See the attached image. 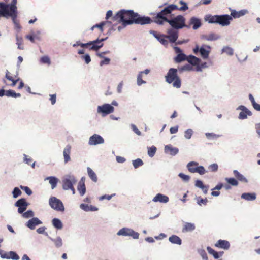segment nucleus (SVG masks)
<instances>
[{
  "mask_svg": "<svg viewBox=\"0 0 260 260\" xmlns=\"http://www.w3.org/2000/svg\"><path fill=\"white\" fill-rule=\"evenodd\" d=\"M113 19L122 22L124 25L136 24H149L153 22L152 19L148 16H141L133 10H121L113 17Z\"/></svg>",
  "mask_w": 260,
  "mask_h": 260,
  "instance_id": "obj_2",
  "label": "nucleus"
},
{
  "mask_svg": "<svg viewBox=\"0 0 260 260\" xmlns=\"http://www.w3.org/2000/svg\"><path fill=\"white\" fill-rule=\"evenodd\" d=\"M17 14L18 13H6L4 14L3 17L6 18H8L10 17H11L15 28L16 29H20L21 28V26L16 20Z\"/></svg>",
  "mask_w": 260,
  "mask_h": 260,
  "instance_id": "obj_17",
  "label": "nucleus"
},
{
  "mask_svg": "<svg viewBox=\"0 0 260 260\" xmlns=\"http://www.w3.org/2000/svg\"><path fill=\"white\" fill-rule=\"evenodd\" d=\"M52 225L56 229L59 230L61 229L62 227V223L60 220L58 218H54L52 221Z\"/></svg>",
  "mask_w": 260,
  "mask_h": 260,
  "instance_id": "obj_36",
  "label": "nucleus"
},
{
  "mask_svg": "<svg viewBox=\"0 0 260 260\" xmlns=\"http://www.w3.org/2000/svg\"><path fill=\"white\" fill-rule=\"evenodd\" d=\"M115 196V194H111V195H103L99 197V199L100 201H102L104 199H106L107 200H110L111 199L112 197Z\"/></svg>",
  "mask_w": 260,
  "mask_h": 260,
  "instance_id": "obj_56",
  "label": "nucleus"
},
{
  "mask_svg": "<svg viewBox=\"0 0 260 260\" xmlns=\"http://www.w3.org/2000/svg\"><path fill=\"white\" fill-rule=\"evenodd\" d=\"M232 20V18L230 15L225 14L210 16L208 17L207 21L209 23H217L224 26L229 25Z\"/></svg>",
  "mask_w": 260,
  "mask_h": 260,
  "instance_id": "obj_4",
  "label": "nucleus"
},
{
  "mask_svg": "<svg viewBox=\"0 0 260 260\" xmlns=\"http://www.w3.org/2000/svg\"><path fill=\"white\" fill-rule=\"evenodd\" d=\"M207 250L208 253L212 255L215 259H218L220 256H222L223 252H217L210 247H207Z\"/></svg>",
  "mask_w": 260,
  "mask_h": 260,
  "instance_id": "obj_30",
  "label": "nucleus"
},
{
  "mask_svg": "<svg viewBox=\"0 0 260 260\" xmlns=\"http://www.w3.org/2000/svg\"><path fill=\"white\" fill-rule=\"evenodd\" d=\"M45 180L49 181L52 189L56 187L57 183V179L56 177L53 176L47 177L45 179Z\"/></svg>",
  "mask_w": 260,
  "mask_h": 260,
  "instance_id": "obj_34",
  "label": "nucleus"
},
{
  "mask_svg": "<svg viewBox=\"0 0 260 260\" xmlns=\"http://www.w3.org/2000/svg\"><path fill=\"white\" fill-rule=\"evenodd\" d=\"M195 185L196 187L201 188L204 185L202 181L198 180L196 181Z\"/></svg>",
  "mask_w": 260,
  "mask_h": 260,
  "instance_id": "obj_62",
  "label": "nucleus"
},
{
  "mask_svg": "<svg viewBox=\"0 0 260 260\" xmlns=\"http://www.w3.org/2000/svg\"><path fill=\"white\" fill-rule=\"evenodd\" d=\"M225 180L228 184L232 186H237L239 184L238 180L234 178H226Z\"/></svg>",
  "mask_w": 260,
  "mask_h": 260,
  "instance_id": "obj_39",
  "label": "nucleus"
},
{
  "mask_svg": "<svg viewBox=\"0 0 260 260\" xmlns=\"http://www.w3.org/2000/svg\"><path fill=\"white\" fill-rule=\"evenodd\" d=\"M118 235L122 236H132L134 239H138L139 234L138 233L135 232L132 229L123 228L120 230L117 233Z\"/></svg>",
  "mask_w": 260,
  "mask_h": 260,
  "instance_id": "obj_11",
  "label": "nucleus"
},
{
  "mask_svg": "<svg viewBox=\"0 0 260 260\" xmlns=\"http://www.w3.org/2000/svg\"><path fill=\"white\" fill-rule=\"evenodd\" d=\"M177 9L178 6L175 4L169 5L153 17V22L158 25H163L165 22H168L172 28L176 29H181L183 27L189 28V26L185 24L186 19L183 16L179 15L170 19L167 17L172 11L176 10Z\"/></svg>",
  "mask_w": 260,
  "mask_h": 260,
  "instance_id": "obj_1",
  "label": "nucleus"
},
{
  "mask_svg": "<svg viewBox=\"0 0 260 260\" xmlns=\"http://www.w3.org/2000/svg\"><path fill=\"white\" fill-rule=\"evenodd\" d=\"M42 223V221L38 218L32 217L26 223L25 225L30 230H34L36 226L41 224Z\"/></svg>",
  "mask_w": 260,
  "mask_h": 260,
  "instance_id": "obj_14",
  "label": "nucleus"
},
{
  "mask_svg": "<svg viewBox=\"0 0 260 260\" xmlns=\"http://www.w3.org/2000/svg\"><path fill=\"white\" fill-rule=\"evenodd\" d=\"M233 174L237 180L244 183H247L248 182L247 179L237 170H234Z\"/></svg>",
  "mask_w": 260,
  "mask_h": 260,
  "instance_id": "obj_31",
  "label": "nucleus"
},
{
  "mask_svg": "<svg viewBox=\"0 0 260 260\" xmlns=\"http://www.w3.org/2000/svg\"><path fill=\"white\" fill-rule=\"evenodd\" d=\"M151 33L159 41L162 45H167L168 41L166 37V35L157 33L155 31H151Z\"/></svg>",
  "mask_w": 260,
  "mask_h": 260,
  "instance_id": "obj_20",
  "label": "nucleus"
},
{
  "mask_svg": "<svg viewBox=\"0 0 260 260\" xmlns=\"http://www.w3.org/2000/svg\"><path fill=\"white\" fill-rule=\"evenodd\" d=\"M22 194V191L18 187H15L12 191V195L14 198H17Z\"/></svg>",
  "mask_w": 260,
  "mask_h": 260,
  "instance_id": "obj_41",
  "label": "nucleus"
},
{
  "mask_svg": "<svg viewBox=\"0 0 260 260\" xmlns=\"http://www.w3.org/2000/svg\"><path fill=\"white\" fill-rule=\"evenodd\" d=\"M177 71L176 69H170L165 76V79L168 83H172L174 87L179 88L181 86V80L177 75Z\"/></svg>",
  "mask_w": 260,
  "mask_h": 260,
  "instance_id": "obj_3",
  "label": "nucleus"
},
{
  "mask_svg": "<svg viewBox=\"0 0 260 260\" xmlns=\"http://www.w3.org/2000/svg\"><path fill=\"white\" fill-rule=\"evenodd\" d=\"M24 161L26 164L29 165L32 161V159L30 157H28L26 154H24Z\"/></svg>",
  "mask_w": 260,
  "mask_h": 260,
  "instance_id": "obj_61",
  "label": "nucleus"
},
{
  "mask_svg": "<svg viewBox=\"0 0 260 260\" xmlns=\"http://www.w3.org/2000/svg\"><path fill=\"white\" fill-rule=\"evenodd\" d=\"M1 257L3 259H11L12 260H19L20 259L19 255L15 252L12 251L2 254Z\"/></svg>",
  "mask_w": 260,
  "mask_h": 260,
  "instance_id": "obj_18",
  "label": "nucleus"
},
{
  "mask_svg": "<svg viewBox=\"0 0 260 260\" xmlns=\"http://www.w3.org/2000/svg\"><path fill=\"white\" fill-rule=\"evenodd\" d=\"M17 0H12L10 4H5L3 2H0V6L3 10L4 13H18L17 7L16 6Z\"/></svg>",
  "mask_w": 260,
  "mask_h": 260,
  "instance_id": "obj_7",
  "label": "nucleus"
},
{
  "mask_svg": "<svg viewBox=\"0 0 260 260\" xmlns=\"http://www.w3.org/2000/svg\"><path fill=\"white\" fill-rule=\"evenodd\" d=\"M167 33L168 35H166L167 39L171 43L175 42L178 38V32L170 29L168 30Z\"/></svg>",
  "mask_w": 260,
  "mask_h": 260,
  "instance_id": "obj_16",
  "label": "nucleus"
},
{
  "mask_svg": "<svg viewBox=\"0 0 260 260\" xmlns=\"http://www.w3.org/2000/svg\"><path fill=\"white\" fill-rule=\"evenodd\" d=\"M255 129L257 134L260 137V123H257L255 125Z\"/></svg>",
  "mask_w": 260,
  "mask_h": 260,
  "instance_id": "obj_64",
  "label": "nucleus"
},
{
  "mask_svg": "<svg viewBox=\"0 0 260 260\" xmlns=\"http://www.w3.org/2000/svg\"><path fill=\"white\" fill-rule=\"evenodd\" d=\"M180 3L182 5V6L180 7V8L178 7V9L177 10L182 11H185L188 9V7L186 3L182 1H180Z\"/></svg>",
  "mask_w": 260,
  "mask_h": 260,
  "instance_id": "obj_49",
  "label": "nucleus"
},
{
  "mask_svg": "<svg viewBox=\"0 0 260 260\" xmlns=\"http://www.w3.org/2000/svg\"><path fill=\"white\" fill-rule=\"evenodd\" d=\"M208 168L212 172H216L218 170V166L217 164H213L210 165Z\"/></svg>",
  "mask_w": 260,
  "mask_h": 260,
  "instance_id": "obj_54",
  "label": "nucleus"
},
{
  "mask_svg": "<svg viewBox=\"0 0 260 260\" xmlns=\"http://www.w3.org/2000/svg\"><path fill=\"white\" fill-rule=\"evenodd\" d=\"M183 180L185 181H188L190 179V176L187 175H185L182 173H180L178 175Z\"/></svg>",
  "mask_w": 260,
  "mask_h": 260,
  "instance_id": "obj_55",
  "label": "nucleus"
},
{
  "mask_svg": "<svg viewBox=\"0 0 260 260\" xmlns=\"http://www.w3.org/2000/svg\"><path fill=\"white\" fill-rule=\"evenodd\" d=\"M143 72H140L137 77V84L139 86L141 85L143 83H145L146 82L142 79V74Z\"/></svg>",
  "mask_w": 260,
  "mask_h": 260,
  "instance_id": "obj_48",
  "label": "nucleus"
},
{
  "mask_svg": "<svg viewBox=\"0 0 260 260\" xmlns=\"http://www.w3.org/2000/svg\"><path fill=\"white\" fill-rule=\"evenodd\" d=\"M16 44L18 45V48L19 49H23V48L20 47V45L22 42V38L19 37L18 36H16Z\"/></svg>",
  "mask_w": 260,
  "mask_h": 260,
  "instance_id": "obj_59",
  "label": "nucleus"
},
{
  "mask_svg": "<svg viewBox=\"0 0 260 260\" xmlns=\"http://www.w3.org/2000/svg\"><path fill=\"white\" fill-rule=\"evenodd\" d=\"M169 240L173 244L181 245L182 243L181 239L178 236L175 235L170 236L169 238Z\"/></svg>",
  "mask_w": 260,
  "mask_h": 260,
  "instance_id": "obj_33",
  "label": "nucleus"
},
{
  "mask_svg": "<svg viewBox=\"0 0 260 260\" xmlns=\"http://www.w3.org/2000/svg\"><path fill=\"white\" fill-rule=\"evenodd\" d=\"M81 58L85 60L86 64H88L91 61V58L89 54L82 56Z\"/></svg>",
  "mask_w": 260,
  "mask_h": 260,
  "instance_id": "obj_57",
  "label": "nucleus"
},
{
  "mask_svg": "<svg viewBox=\"0 0 260 260\" xmlns=\"http://www.w3.org/2000/svg\"><path fill=\"white\" fill-rule=\"evenodd\" d=\"M179 150L176 147H173L172 145H166L165 147V152L169 153L171 155H175L178 153Z\"/></svg>",
  "mask_w": 260,
  "mask_h": 260,
  "instance_id": "obj_25",
  "label": "nucleus"
},
{
  "mask_svg": "<svg viewBox=\"0 0 260 260\" xmlns=\"http://www.w3.org/2000/svg\"><path fill=\"white\" fill-rule=\"evenodd\" d=\"M241 198L247 201H252L256 199V195L254 193H244L242 194Z\"/></svg>",
  "mask_w": 260,
  "mask_h": 260,
  "instance_id": "obj_35",
  "label": "nucleus"
},
{
  "mask_svg": "<svg viewBox=\"0 0 260 260\" xmlns=\"http://www.w3.org/2000/svg\"><path fill=\"white\" fill-rule=\"evenodd\" d=\"M215 246L224 250H228L230 247V244L226 240L220 239L215 244Z\"/></svg>",
  "mask_w": 260,
  "mask_h": 260,
  "instance_id": "obj_22",
  "label": "nucleus"
},
{
  "mask_svg": "<svg viewBox=\"0 0 260 260\" xmlns=\"http://www.w3.org/2000/svg\"><path fill=\"white\" fill-rule=\"evenodd\" d=\"M132 127L133 131L136 134L139 136L141 135V132L137 128V126L135 125H132Z\"/></svg>",
  "mask_w": 260,
  "mask_h": 260,
  "instance_id": "obj_63",
  "label": "nucleus"
},
{
  "mask_svg": "<svg viewBox=\"0 0 260 260\" xmlns=\"http://www.w3.org/2000/svg\"><path fill=\"white\" fill-rule=\"evenodd\" d=\"M80 207L81 209L86 212L96 211L98 210V208L95 206L84 203L81 204Z\"/></svg>",
  "mask_w": 260,
  "mask_h": 260,
  "instance_id": "obj_27",
  "label": "nucleus"
},
{
  "mask_svg": "<svg viewBox=\"0 0 260 260\" xmlns=\"http://www.w3.org/2000/svg\"><path fill=\"white\" fill-rule=\"evenodd\" d=\"M28 205L29 203L24 198L18 200L14 204V206L18 207V212L20 214L23 213L26 210Z\"/></svg>",
  "mask_w": 260,
  "mask_h": 260,
  "instance_id": "obj_10",
  "label": "nucleus"
},
{
  "mask_svg": "<svg viewBox=\"0 0 260 260\" xmlns=\"http://www.w3.org/2000/svg\"><path fill=\"white\" fill-rule=\"evenodd\" d=\"M195 229V225L193 223L185 222L182 228V232L185 233L193 231Z\"/></svg>",
  "mask_w": 260,
  "mask_h": 260,
  "instance_id": "obj_28",
  "label": "nucleus"
},
{
  "mask_svg": "<svg viewBox=\"0 0 260 260\" xmlns=\"http://www.w3.org/2000/svg\"><path fill=\"white\" fill-rule=\"evenodd\" d=\"M152 201L154 202L167 203L169 201V198L162 194L158 193L153 199Z\"/></svg>",
  "mask_w": 260,
  "mask_h": 260,
  "instance_id": "obj_24",
  "label": "nucleus"
},
{
  "mask_svg": "<svg viewBox=\"0 0 260 260\" xmlns=\"http://www.w3.org/2000/svg\"><path fill=\"white\" fill-rule=\"evenodd\" d=\"M246 13V10H241L239 11H237L235 10H232L231 13V16L232 18H238L242 16H244Z\"/></svg>",
  "mask_w": 260,
  "mask_h": 260,
  "instance_id": "obj_29",
  "label": "nucleus"
},
{
  "mask_svg": "<svg viewBox=\"0 0 260 260\" xmlns=\"http://www.w3.org/2000/svg\"><path fill=\"white\" fill-rule=\"evenodd\" d=\"M187 25L189 26V27H190L191 25H193V29H197L201 26V22L200 19L193 17L190 18L189 25Z\"/></svg>",
  "mask_w": 260,
  "mask_h": 260,
  "instance_id": "obj_23",
  "label": "nucleus"
},
{
  "mask_svg": "<svg viewBox=\"0 0 260 260\" xmlns=\"http://www.w3.org/2000/svg\"><path fill=\"white\" fill-rule=\"evenodd\" d=\"M114 108L108 104H105L98 107V112L101 113L103 116H106L114 112Z\"/></svg>",
  "mask_w": 260,
  "mask_h": 260,
  "instance_id": "obj_9",
  "label": "nucleus"
},
{
  "mask_svg": "<svg viewBox=\"0 0 260 260\" xmlns=\"http://www.w3.org/2000/svg\"><path fill=\"white\" fill-rule=\"evenodd\" d=\"M22 217L24 218H29L31 217H34V213L32 210H28L25 212H23L22 213Z\"/></svg>",
  "mask_w": 260,
  "mask_h": 260,
  "instance_id": "obj_42",
  "label": "nucleus"
},
{
  "mask_svg": "<svg viewBox=\"0 0 260 260\" xmlns=\"http://www.w3.org/2000/svg\"><path fill=\"white\" fill-rule=\"evenodd\" d=\"M105 39H96L93 41H90L87 43H82L79 41L76 42V44L73 45L74 47L80 46L82 48H87L90 50L97 51L103 46L102 42L106 40Z\"/></svg>",
  "mask_w": 260,
  "mask_h": 260,
  "instance_id": "obj_5",
  "label": "nucleus"
},
{
  "mask_svg": "<svg viewBox=\"0 0 260 260\" xmlns=\"http://www.w3.org/2000/svg\"><path fill=\"white\" fill-rule=\"evenodd\" d=\"M49 205L52 208L56 211L64 210V206L62 202L57 198L52 197L49 199Z\"/></svg>",
  "mask_w": 260,
  "mask_h": 260,
  "instance_id": "obj_8",
  "label": "nucleus"
},
{
  "mask_svg": "<svg viewBox=\"0 0 260 260\" xmlns=\"http://www.w3.org/2000/svg\"><path fill=\"white\" fill-rule=\"evenodd\" d=\"M20 187L21 189L24 190L25 192V193L28 196H30L32 193V192L31 190V189L27 186H24L21 185Z\"/></svg>",
  "mask_w": 260,
  "mask_h": 260,
  "instance_id": "obj_52",
  "label": "nucleus"
},
{
  "mask_svg": "<svg viewBox=\"0 0 260 260\" xmlns=\"http://www.w3.org/2000/svg\"><path fill=\"white\" fill-rule=\"evenodd\" d=\"M197 162L191 161L187 165V168L190 173H198L200 175H203L206 173V170L203 166H199Z\"/></svg>",
  "mask_w": 260,
  "mask_h": 260,
  "instance_id": "obj_6",
  "label": "nucleus"
},
{
  "mask_svg": "<svg viewBox=\"0 0 260 260\" xmlns=\"http://www.w3.org/2000/svg\"><path fill=\"white\" fill-rule=\"evenodd\" d=\"M196 200L198 204L200 206H202V205H206L208 202V200L206 198L205 199H202L200 197H198L196 198Z\"/></svg>",
  "mask_w": 260,
  "mask_h": 260,
  "instance_id": "obj_43",
  "label": "nucleus"
},
{
  "mask_svg": "<svg viewBox=\"0 0 260 260\" xmlns=\"http://www.w3.org/2000/svg\"><path fill=\"white\" fill-rule=\"evenodd\" d=\"M49 96V100L51 101V104H55V103H56V94H50Z\"/></svg>",
  "mask_w": 260,
  "mask_h": 260,
  "instance_id": "obj_60",
  "label": "nucleus"
},
{
  "mask_svg": "<svg viewBox=\"0 0 260 260\" xmlns=\"http://www.w3.org/2000/svg\"><path fill=\"white\" fill-rule=\"evenodd\" d=\"M104 59L101 60L100 63V64L101 66H102L104 64H109L110 63V59L108 58H107V57H104L103 58Z\"/></svg>",
  "mask_w": 260,
  "mask_h": 260,
  "instance_id": "obj_58",
  "label": "nucleus"
},
{
  "mask_svg": "<svg viewBox=\"0 0 260 260\" xmlns=\"http://www.w3.org/2000/svg\"><path fill=\"white\" fill-rule=\"evenodd\" d=\"M201 38L207 41H215L220 38V36L216 34L211 33L209 35H202Z\"/></svg>",
  "mask_w": 260,
  "mask_h": 260,
  "instance_id": "obj_26",
  "label": "nucleus"
},
{
  "mask_svg": "<svg viewBox=\"0 0 260 260\" xmlns=\"http://www.w3.org/2000/svg\"><path fill=\"white\" fill-rule=\"evenodd\" d=\"M210 51L211 47L208 45H204L200 48V53L203 59L208 58Z\"/></svg>",
  "mask_w": 260,
  "mask_h": 260,
  "instance_id": "obj_19",
  "label": "nucleus"
},
{
  "mask_svg": "<svg viewBox=\"0 0 260 260\" xmlns=\"http://www.w3.org/2000/svg\"><path fill=\"white\" fill-rule=\"evenodd\" d=\"M52 240L54 242L57 247H59L62 245V240L60 238H57L54 239H52Z\"/></svg>",
  "mask_w": 260,
  "mask_h": 260,
  "instance_id": "obj_53",
  "label": "nucleus"
},
{
  "mask_svg": "<svg viewBox=\"0 0 260 260\" xmlns=\"http://www.w3.org/2000/svg\"><path fill=\"white\" fill-rule=\"evenodd\" d=\"M188 61L192 65H197L200 61V59L194 56H190L187 59Z\"/></svg>",
  "mask_w": 260,
  "mask_h": 260,
  "instance_id": "obj_38",
  "label": "nucleus"
},
{
  "mask_svg": "<svg viewBox=\"0 0 260 260\" xmlns=\"http://www.w3.org/2000/svg\"><path fill=\"white\" fill-rule=\"evenodd\" d=\"M156 151V148L154 146L148 148V154L150 157H153L155 154Z\"/></svg>",
  "mask_w": 260,
  "mask_h": 260,
  "instance_id": "obj_45",
  "label": "nucleus"
},
{
  "mask_svg": "<svg viewBox=\"0 0 260 260\" xmlns=\"http://www.w3.org/2000/svg\"><path fill=\"white\" fill-rule=\"evenodd\" d=\"M186 56L183 53H179L175 58V61L176 62H181L182 61L186 59Z\"/></svg>",
  "mask_w": 260,
  "mask_h": 260,
  "instance_id": "obj_40",
  "label": "nucleus"
},
{
  "mask_svg": "<svg viewBox=\"0 0 260 260\" xmlns=\"http://www.w3.org/2000/svg\"><path fill=\"white\" fill-rule=\"evenodd\" d=\"M76 182L77 180L74 176L68 175L66 176V190L71 189L73 194L75 193V189L73 185L76 184Z\"/></svg>",
  "mask_w": 260,
  "mask_h": 260,
  "instance_id": "obj_12",
  "label": "nucleus"
},
{
  "mask_svg": "<svg viewBox=\"0 0 260 260\" xmlns=\"http://www.w3.org/2000/svg\"><path fill=\"white\" fill-rule=\"evenodd\" d=\"M40 62L44 64H50V58L47 56H44L41 57Z\"/></svg>",
  "mask_w": 260,
  "mask_h": 260,
  "instance_id": "obj_50",
  "label": "nucleus"
},
{
  "mask_svg": "<svg viewBox=\"0 0 260 260\" xmlns=\"http://www.w3.org/2000/svg\"><path fill=\"white\" fill-rule=\"evenodd\" d=\"M222 52L229 55H232L234 53L232 48L229 47H225L222 49Z\"/></svg>",
  "mask_w": 260,
  "mask_h": 260,
  "instance_id": "obj_47",
  "label": "nucleus"
},
{
  "mask_svg": "<svg viewBox=\"0 0 260 260\" xmlns=\"http://www.w3.org/2000/svg\"><path fill=\"white\" fill-rule=\"evenodd\" d=\"M85 182V177H82L79 181L77 186V190L81 196H83L86 193V189Z\"/></svg>",
  "mask_w": 260,
  "mask_h": 260,
  "instance_id": "obj_15",
  "label": "nucleus"
},
{
  "mask_svg": "<svg viewBox=\"0 0 260 260\" xmlns=\"http://www.w3.org/2000/svg\"><path fill=\"white\" fill-rule=\"evenodd\" d=\"M104 142V139L101 136L95 134L90 137L88 144L90 145H96L103 144Z\"/></svg>",
  "mask_w": 260,
  "mask_h": 260,
  "instance_id": "obj_13",
  "label": "nucleus"
},
{
  "mask_svg": "<svg viewBox=\"0 0 260 260\" xmlns=\"http://www.w3.org/2000/svg\"><path fill=\"white\" fill-rule=\"evenodd\" d=\"M193 134V131L191 129H188L185 131L184 132V137L187 139H189L191 138L192 135Z\"/></svg>",
  "mask_w": 260,
  "mask_h": 260,
  "instance_id": "obj_51",
  "label": "nucleus"
},
{
  "mask_svg": "<svg viewBox=\"0 0 260 260\" xmlns=\"http://www.w3.org/2000/svg\"><path fill=\"white\" fill-rule=\"evenodd\" d=\"M6 96L8 97L18 98L21 96L20 93H16L14 90L11 89L6 90Z\"/></svg>",
  "mask_w": 260,
  "mask_h": 260,
  "instance_id": "obj_37",
  "label": "nucleus"
},
{
  "mask_svg": "<svg viewBox=\"0 0 260 260\" xmlns=\"http://www.w3.org/2000/svg\"><path fill=\"white\" fill-rule=\"evenodd\" d=\"M87 170L88 175L91 180L94 182H96L98 179L95 173L90 167H87Z\"/></svg>",
  "mask_w": 260,
  "mask_h": 260,
  "instance_id": "obj_32",
  "label": "nucleus"
},
{
  "mask_svg": "<svg viewBox=\"0 0 260 260\" xmlns=\"http://www.w3.org/2000/svg\"><path fill=\"white\" fill-rule=\"evenodd\" d=\"M133 165L135 168H137L142 166L143 165V162L141 159L137 158L133 161Z\"/></svg>",
  "mask_w": 260,
  "mask_h": 260,
  "instance_id": "obj_44",
  "label": "nucleus"
},
{
  "mask_svg": "<svg viewBox=\"0 0 260 260\" xmlns=\"http://www.w3.org/2000/svg\"><path fill=\"white\" fill-rule=\"evenodd\" d=\"M242 111L240 113L239 118L244 119L247 118V115H252V112L244 106H240L239 108Z\"/></svg>",
  "mask_w": 260,
  "mask_h": 260,
  "instance_id": "obj_21",
  "label": "nucleus"
},
{
  "mask_svg": "<svg viewBox=\"0 0 260 260\" xmlns=\"http://www.w3.org/2000/svg\"><path fill=\"white\" fill-rule=\"evenodd\" d=\"M105 24H106V22H102L100 23V24H95V25L91 27V29L93 30V29L95 28H98L100 29V32L102 33L104 31L103 26L105 25Z\"/></svg>",
  "mask_w": 260,
  "mask_h": 260,
  "instance_id": "obj_46",
  "label": "nucleus"
}]
</instances>
